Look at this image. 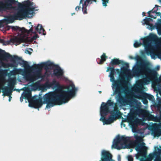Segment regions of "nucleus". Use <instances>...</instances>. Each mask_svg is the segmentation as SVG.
Wrapping results in <instances>:
<instances>
[{
  "label": "nucleus",
  "instance_id": "29",
  "mask_svg": "<svg viewBox=\"0 0 161 161\" xmlns=\"http://www.w3.org/2000/svg\"><path fill=\"white\" fill-rule=\"evenodd\" d=\"M103 2L102 4L103 6H107V4L108 3V0H102Z\"/></svg>",
  "mask_w": 161,
  "mask_h": 161
},
{
  "label": "nucleus",
  "instance_id": "8",
  "mask_svg": "<svg viewBox=\"0 0 161 161\" xmlns=\"http://www.w3.org/2000/svg\"><path fill=\"white\" fill-rule=\"evenodd\" d=\"M109 71H110V72L109 76L110 78V81L112 82V88L114 92L113 95L118 94V96L120 97L121 91H122V92H124V88H120V87L118 85L117 81L114 80V75L115 74V71L114 68L110 67H108L107 71L108 72Z\"/></svg>",
  "mask_w": 161,
  "mask_h": 161
},
{
  "label": "nucleus",
  "instance_id": "37",
  "mask_svg": "<svg viewBox=\"0 0 161 161\" xmlns=\"http://www.w3.org/2000/svg\"><path fill=\"white\" fill-rule=\"evenodd\" d=\"M149 97L152 99L153 97V96L151 95H149Z\"/></svg>",
  "mask_w": 161,
  "mask_h": 161
},
{
  "label": "nucleus",
  "instance_id": "16",
  "mask_svg": "<svg viewBox=\"0 0 161 161\" xmlns=\"http://www.w3.org/2000/svg\"><path fill=\"white\" fill-rule=\"evenodd\" d=\"M145 143L143 142L142 144L137 146L136 147L135 149L136 151L139 152L136 155V159H138L140 156H143L145 157L146 154L142 152L143 150L146 149V147L145 146Z\"/></svg>",
  "mask_w": 161,
  "mask_h": 161
},
{
  "label": "nucleus",
  "instance_id": "46",
  "mask_svg": "<svg viewBox=\"0 0 161 161\" xmlns=\"http://www.w3.org/2000/svg\"><path fill=\"white\" fill-rule=\"evenodd\" d=\"M118 70L119 71V69H117V71H118Z\"/></svg>",
  "mask_w": 161,
  "mask_h": 161
},
{
  "label": "nucleus",
  "instance_id": "32",
  "mask_svg": "<svg viewBox=\"0 0 161 161\" xmlns=\"http://www.w3.org/2000/svg\"><path fill=\"white\" fill-rule=\"evenodd\" d=\"M128 161H133L132 157L131 156H129L128 157Z\"/></svg>",
  "mask_w": 161,
  "mask_h": 161
},
{
  "label": "nucleus",
  "instance_id": "12",
  "mask_svg": "<svg viewBox=\"0 0 161 161\" xmlns=\"http://www.w3.org/2000/svg\"><path fill=\"white\" fill-rule=\"evenodd\" d=\"M52 65L53 64L49 62H47L36 65L35 67L36 68L40 69H42L43 68H44L46 70L45 75H48L51 74L52 72L50 68Z\"/></svg>",
  "mask_w": 161,
  "mask_h": 161
},
{
  "label": "nucleus",
  "instance_id": "10",
  "mask_svg": "<svg viewBox=\"0 0 161 161\" xmlns=\"http://www.w3.org/2000/svg\"><path fill=\"white\" fill-rule=\"evenodd\" d=\"M127 120L132 127L133 132H135L134 129H135L138 125L141 124V120L136 118L135 115L133 114H130L129 115Z\"/></svg>",
  "mask_w": 161,
  "mask_h": 161
},
{
  "label": "nucleus",
  "instance_id": "6",
  "mask_svg": "<svg viewBox=\"0 0 161 161\" xmlns=\"http://www.w3.org/2000/svg\"><path fill=\"white\" fill-rule=\"evenodd\" d=\"M114 103L110 100H108L107 103L103 102L100 108V115L101 116L100 120L103 122V125L110 124L113 123L115 118L113 116H110L108 119L105 120V116L109 112V109L115 108L114 107Z\"/></svg>",
  "mask_w": 161,
  "mask_h": 161
},
{
  "label": "nucleus",
  "instance_id": "9",
  "mask_svg": "<svg viewBox=\"0 0 161 161\" xmlns=\"http://www.w3.org/2000/svg\"><path fill=\"white\" fill-rule=\"evenodd\" d=\"M22 94V96L24 97V98L27 99L29 103V106L38 108L41 107L42 105V100L40 99H37L33 102H31L30 99L31 97V92L29 90H26Z\"/></svg>",
  "mask_w": 161,
  "mask_h": 161
},
{
  "label": "nucleus",
  "instance_id": "45",
  "mask_svg": "<svg viewBox=\"0 0 161 161\" xmlns=\"http://www.w3.org/2000/svg\"><path fill=\"white\" fill-rule=\"evenodd\" d=\"M29 24H31V22H29Z\"/></svg>",
  "mask_w": 161,
  "mask_h": 161
},
{
  "label": "nucleus",
  "instance_id": "26",
  "mask_svg": "<svg viewBox=\"0 0 161 161\" xmlns=\"http://www.w3.org/2000/svg\"><path fill=\"white\" fill-rule=\"evenodd\" d=\"M153 159V156L152 154H150L149 157L147 158H142L141 159L140 161H151Z\"/></svg>",
  "mask_w": 161,
  "mask_h": 161
},
{
  "label": "nucleus",
  "instance_id": "20",
  "mask_svg": "<svg viewBox=\"0 0 161 161\" xmlns=\"http://www.w3.org/2000/svg\"><path fill=\"white\" fill-rule=\"evenodd\" d=\"M153 22V19L151 18L146 17L145 19H143V20L142 21V24L143 25H148V26L147 27V28L149 30L152 31L153 29H154V28L153 26V25L151 23Z\"/></svg>",
  "mask_w": 161,
  "mask_h": 161
},
{
  "label": "nucleus",
  "instance_id": "47",
  "mask_svg": "<svg viewBox=\"0 0 161 161\" xmlns=\"http://www.w3.org/2000/svg\"><path fill=\"white\" fill-rule=\"evenodd\" d=\"M74 14H72V15Z\"/></svg>",
  "mask_w": 161,
  "mask_h": 161
},
{
  "label": "nucleus",
  "instance_id": "19",
  "mask_svg": "<svg viewBox=\"0 0 161 161\" xmlns=\"http://www.w3.org/2000/svg\"><path fill=\"white\" fill-rule=\"evenodd\" d=\"M93 1L96 2V0H80V4H82V10L84 14H86V7L89 3H91Z\"/></svg>",
  "mask_w": 161,
  "mask_h": 161
},
{
  "label": "nucleus",
  "instance_id": "30",
  "mask_svg": "<svg viewBox=\"0 0 161 161\" xmlns=\"http://www.w3.org/2000/svg\"><path fill=\"white\" fill-rule=\"evenodd\" d=\"M40 81H38L34 84V86H35L36 87H39L40 86Z\"/></svg>",
  "mask_w": 161,
  "mask_h": 161
},
{
  "label": "nucleus",
  "instance_id": "1",
  "mask_svg": "<svg viewBox=\"0 0 161 161\" xmlns=\"http://www.w3.org/2000/svg\"><path fill=\"white\" fill-rule=\"evenodd\" d=\"M21 6V4L18 0H2L0 1V12L8 10L13 13L7 15L3 20V24H8L13 23L15 20H21L25 17H31L34 14L35 11L38 10L37 7L31 0L24 1L22 3L24 8H16L13 7V4Z\"/></svg>",
  "mask_w": 161,
  "mask_h": 161
},
{
  "label": "nucleus",
  "instance_id": "13",
  "mask_svg": "<svg viewBox=\"0 0 161 161\" xmlns=\"http://www.w3.org/2000/svg\"><path fill=\"white\" fill-rule=\"evenodd\" d=\"M63 74V70L59 66H54L53 75L60 80H66L67 79L64 76Z\"/></svg>",
  "mask_w": 161,
  "mask_h": 161
},
{
  "label": "nucleus",
  "instance_id": "36",
  "mask_svg": "<svg viewBox=\"0 0 161 161\" xmlns=\"http://www.w3.org/2000/svg\"><path fill=\"white\" fill-rule=\"evenodd\" d=\"M161 135V134H159L157 135H156L155 134H154V136H157L158 137L160 135Z\"/></svg>",
  "mask_w": 161,
  "mask_h": 161
},
{
  "label": "nucleus",
  "instance_id": "3",
  "mask_svg": "<svg viewBox=\"0 0 161 161\" xmlns=\"http://www.w3.org/2000/svg\"><path fill=\"white\" fill-rule=\"evenodd\" d=\"M136 70V75L137 76L142 75L145 77L137 82L136 85L133 88V90L138 93L136 95V97L141 99L147 97V94L142 91L143 89V85L148 84L153 80V73L155 75L156 72L147 68L146 64L144 63L138 65Z\"/></svg>",
  "mask_w": 161,
  "mask_h": 161
},
{
  "label": "nucleus",
  "instance_id": "27",
  "mask_svg": "<svg viewBox=\"0 0 161 161\" xmlns=\"http://www.w3.org/2000/svg\"><path fill=\"white\" fill-rule=\"evenodd\" d=\"M142 45L141 42H139L136 41H135L134 44V46L135 47H137L140 46Z\"/></svg>",
  "mask_w": 161,
  "mask_h": 161
},
{
  "label": "nucleus",
  "instance_id": "5",
  "mask_svg": "<svg viewBox=\"0 0 161 161\" xmlns=\"http://www.w3.org/2000/svg\"><path fill=\"white\" fill-rule=\"evenodd\" d=\"M23 66L25 69H15L10 72V75H22L23 76V78L26 81L30 83L33 82L40 78H42V80L43 79L44 76L40 71H32L31 69H28L29 67V65L27 62H24Z\"/></svg>",
  "mask_w": 161,
  "mask_h": 161
},
{
  "label": "nucleus",
  "instance_id": "38",
  "mask_svg": "<svg viewBox=\"0 0 161 161\" xmlns=\"http://www.w3.org/2000/svg\"><path fill=\"white\" fill-rule=\"evenodd\" d=\"M7 56L8 57H10L11 56V55L10 54H8V53H7Z\"/></svg>",
  "mask_w": 161,
  "mask_h": 161
},
{
  "label": "nucleus",
  "instance_id": "18",
  "mask_svg": "<svg viewBox=\"0 0 161 161\" xmlns=\"http://www.w3.org/2000/svg\"><path fill=\"white\" fill-rule=\"evenodd\" d=\"M121 72L120 75V77L124 78L126 77L129 78L131 76V71L129 69L128 67H124L121 69Z\"/></svg>",
  "mask_w": 161,
  "mask_h": 161
},
{
  "label": "nucleus",
  "instance_id": "25",
  "mask_svg": "<svg viewBox=\"0 0 161 161\" xmlns=\"http://www.w3.org/2000/svg\"><path fill=\"white\" fill-rule=\"evenodd\" d=\"M120 63L119 60L118 59L112 60L110 63V65H117Z\"/></svg>",
  "mask_w": 161,
  "mask_h": 161
},
{
  "label": "nucleus",
  "instance_id": "17",
  "mask_svg": "<svg viewBox=\"0 0 161 161\" xmlns=\"http://www.w3.org/2000/svg\"><path fill=\"white\" fill-rule=\"evenodd\" d=\"M161 9V7L157 5H155V7L152 11H149L148 12V16L154 19H156L157 16L158 15H159L160 13L157 11Z\"/></svg>",
  "mask_w": 161,
  "mask_h": 161
},
{
  "label": "nucleus",
  "instance_id": "40",
  "mask_svg": "<svg viewBox=\"0 0 161 161\" xmlns=\"http://www.w3.org/2000/svg\"><path fill=\"white\" fill-rule=\"evenodd\" d=\"M159 120H160L159 119H156L155 120V121H156L158 122V121H159Z\"/></svg>",
  "mask_w": 161,
  "mask_h": 161
},
{
  "label": "nucleus",
  "instance_id": "11",
  "mask_svg": "<svg viewBox=\"0 0 161 161\" xmlns=\"http://www.w3.org/2000/svg\"><path fill=\"white\" fill-rule=\"evenodd\" d=\"M141 103L140 102L138 103V107L135 110V111L139 117L142 118L143 120H146L149 116V113L147 111L141 109Z\"/></svg>",
  "mask_w": 161,
  "mask_h": 161
},
{
  "label": "nucleus",
  "instance_id": "44",
  "mask_svg": "<svg viewBox=\"0 0 161 161\" xmlns=\"http://www.w3.org/2000/svg\"><path fill=\"white\" fill-rule=\"evenodd\" d=\"M159 66H158L157 67L158 69H159Z\"/></svg>",
  "mask_w": 161,
  "mask_h": 161
},
{
  "label": "nucleus",
  "instance_id": "39",
  "mask_svg": "<svg viewBox=\"0 0 161 161\" xmlns=\"http://www.w3.org/2000/svg\"><path fill=\"white\" fill-rule=\"evenodd\" d=\"M125 90H127L128 89V87L127 86H125Z\"/></svg>",
  "mask_w": 161,
  "mask_h": 161
},
{
  "label": "nucleus",
  "instance_id": "35",
  "mask_svg": "<svg viewBox=\"0 0 161 161\" xmlns=\"http://www.w3.org/2000/svg\"><path fill=\"white\" fill-rule=\"evenodd\" d=\"M80 8V7L79 6H77L75 8V9L76 11H78V10H79V9Z\"/></svg>",
  "mask_w": 161,
  "mask_h": 161
},
{
  "label": "nucleus",
  "instance_id": "21",
  "mask_svg": "<svg viewBox=\"0 0 161 161\" xmlns=\"http://www.w3.org/2000/svg\"><path fill=\"white\" fill-rule=\"evenodd\" d=\"M34 28L35 30L39 33L42 34L44 35L46 34V33L41 25L38 24L37 26H35Z\"/></svg>",
  "mask_w": 161,
  "mask_h": 161
},
{
  "label": "nucleus",
  "instance_id": "15",
  "mask_svg": "<svg viewBox=\"0 0 161 161\" xmlns=\"http://www.w3.org/2000/svg\"><path fill=\"white\" fill-rule=\"evenodd\" d=\"M5 82V78L3 75H0V89H2L3 92L4 94L7 96H9V101L11 100V97L9 96L11 92L10 91H8L7 89L8 87L6 86L4 88H3Z\"/></svg>",
  "mask_w": 161,
  "mask_h": 161
},
{
  "label": "nucleus",
  "instance_id": "28",
  "mask_svg": "<svg viewBox=\"0 0 161 161\" xmlns=\"http://www.w3.org/2000/svg\"><path fill=\"white\" fill-rule=\"evenodd\" d=\"M157 147V150H156V152L158 154H161V147L159 146L158 147V146L156 147Z\"/></svg>",
  "mask_w": 161,
  "mask_h": 161
},
{
  "label": "nucleus",
  "instance_id": "43",
  "mask_svg": "<svg viewBox=\"0 0 161 161\" xmlns=\"http://www.w3.org/2000/svg\"><path fill=\"white\" fill-rule=\"evenodd\" d=\"M129 58L130 59H133V58L132 57H131V56H130Z\"/></svg>",
  "mask_w": 161,
  "mask_h": 161
},
{
  "label": "nucleus",
  "instance_id": "23",
  "mask_svg": "<svg viewBox=\"0 0 161 161\" xmlns=\"http://www.w3.org/2000/svg\"><path fill=\"white\" fill-rule=\"evenodd\" d=\"M3 59H0V64H1L2 66H3L4 68H8L9 67H13L15 66L16 63L14 61H12V64H8L6 65L3 62Z\"/></svg>",
  "mask_w": 161,
  "mask_h": 161
},
{
  "label": "nucleus",
  "instance_id": "7",
  "mask_svg": "<svg viewBox=\"0 0 161 161\" xmlns=\"http://www.w3.org/2000/svg\"><path fill=\"white\" fill-rule=\"evenodd\" d=\"M130 138L124 136H117L114 140L112 147L119 150L130 148L131 146Z\"/></svg>",
  "mask_w": 161,
  "mask_h": 161
},
{
  "label": "nucleus",
  "instance_id": "31",
  "mask_svg": "<svg viewBox=\"0 0 161 161\" xmlns=\"http://www.w3.org/2000/svg\"><path fill=\"white\" fill-rule=\"evenodd\" d=\"M135 137L137 141H141L142 140V138L141 137L137 135L135 136Z\"/></svg>",
  "mask_w": 161,
  "mask_h": 161
},
{
  "label": "nucleus",
  "instance_id": "41",
  "mask_svg": "<svg viewBox=\"0 0 161 161\" xmlns=\"http://www.w3.org/2000/svg\"><path fill=\"white\" fill-rule=\"evenodd\" d=\"M159 80L160 82H161V76H160L159 78Z\"/></svg>",
  "mask_w": 161,
  "mask_h": 161
},
{
  "label": "nucleus",
  "instance_id": "24",
  "mask_svg": "<svg viewBox=\"0 0 161 161\" xmlns=\"http://www.w3.org/2000/svg\"><path fill=\"white\" fill-rule=\"evenodd\" d=\"M101 57V59H100L99 58H98L97 59V61L98 64H102L104 61H105L106 59V56H105V54L103 53Z\"/></svg>",
  "mask_w": 161,
  "mask_h": 161
},
{
  "label": "nucleus",
  "instance_id": "42",
  "mask_svg": "<svg viewBox=\"0 0 161 161\" xmlns=\"http://www.w3.org/2000/svg\"><path fill=\"white\" fill-rule=\"evenodd\" d=\"M142 14L143 15V16H145V13H144V12H143Z\"/></svg>",
  "mask_w": 161,
  "mask_h": 161
},
{
  "label": "nucleus",
  "instance_id": "2",
  "mask_svg": "<svg viewBox=\"0 0 161 161\" xmlns=\"http://www.w3.org/2000/svg\"><path fill=\"white\" fill-rule=\"evenodd\" d=\"M44 86L46 88L56 89L55 92H49L44 96V102L47 104L46 108H47L56 105H61L68 102L71 98L75 96L77 91L72 83L63 88L55 80L51 82L47 81Z\"/></svg>",
  "mask_w": 161,
  "mask_h": 161
},
{
  "label": "nucleus",
  "instance_id": "22",
  "mask_svg": "<svg viewBox=\"0 0 161 161\" xmlns=\"http://www.w3.org/2000/svg\"><path fill=\"white\" fill-rule=\"evenodd\" d=\"M159 1L161 3V0H159ZM155 26L157 30L158 34L159 35H161V19L158 20V21L155 24Z\"/></svg>",
  "mask_w": 161,
  "mask_h": 161
},
{
  "label": "nucleus",
  "instance_id": "34",
  "mask_svg": "<svg viewBox=\"0 0 161 161\" xmlns=\"http://www.w3.org/2000/svg\"><path fill=\"white\" fill-rule=\"evenodd\" d=\"M24 98V97L23 96H22L21 95V97H20V101L21 102L23 101V99Z\"/></svg>",
  "mask_w": 161,
  "mask_h": 161
},
{
  "label": "nucleus",
  "instance_id": "4",
  "mask_svg": "<svg viewBox=\"0 0 161 161\" xmlns=\"http://www.w3.org/2000/svg\"><path fill=\"white\" fill-rule=\"evenodd\" d=\"M29 31L23 28H20L18 26H10L13 31H16L18 33L17 36L12 38L11 41L15 45H18L22 42H31L39 37L35 31H33L32 28L33 26Z\"/></svg>",
  "mask_w": 161,
  "mask_h": 161
},
{
  "label": "nucleus",
  "instance_id": "14",
  "mask_svg": "<svg viewBox=\"0 0 161 161\" xmlns=\"http://www.w3.org/2000/svg\"><path fill=\"white\" fill-rule=\"evenodd\" d=\"M118 161H120V157L118 155ZM101 161H114L112 159V155L109 152L105 150H103L101 152Z\"/></svg>",
  "mask_w": 161,
  "mask_h": 161
},
{
  "label": "nucleus",
  "instance_id": "33",
  "mask_svg": "<svg viewBox=\"0 0 161 161\" xmlns=\"http://www.w3.org/2000/svg\"><path fill=\"white\" fill-rule=\"evenodd\" d=\"M142 102L143 103L145 104H147L148 103V101L146 99H144L142 100Z\"/></svg>",
  "mask_w": 161,
  "mask_h": 161
}]
</instances>
